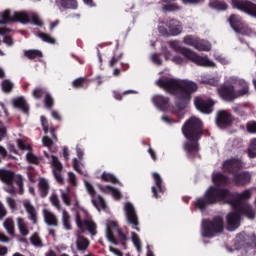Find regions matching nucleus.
Returning <instances> with one entry per match:
<instances>
[{
  "mask_svg": "<svg viewBox=\"0 0 256 256\" xmlns=\"http://www.w3.org/2000/svg\"><path fill=\"white\" fill-rule=\"evenodd\" d=\"M30 242L34 245V247H43V241H41V237H39L38 233L31 235Z\"/></svg>",
  "mask_w": 256,
  "mask_h": 256,
  "instance_id": "obj_45",
  "label": "nucleus"
},
{
  "mask_svg": "<svg viewBox=\"0 0 256 256\" xmlns=\"http://www.w3.org/2000/svg\"><path fill=\"white\" fill-rule=\"evenodd\" d=\"M106 238L113 245H121L127 247V236L119 229L116 221H110L106 226Z\"/></svg>",
  "mask_w": 256,
  "mask_h": 256,
  "instance_id": "obj_6",
  "label": "nucleus"
},
{
  "mask_svg": "<svg viewBox=\"0 0 256 256\" xmlns=\"http://www.w3.org/2000/svg\"><path fill=\"white\" fill-rule=\"evenodd\" d=\"M7 217V208L3 205V202L0 201V220L5 219Z\"/></svg>",
  "mask_w": 256,
  "mask_h": 256,
  "instance_id": "obj_57",
  "label": "nucleus"
},
{
  "mask_svg": "<svg viewBox=\"0 0 256 256\" xmlns=\"http://www.w3.org/2000/svg\"><path fill=\"white\" fill-rule=\"evenodd\" d=\"M61 199L67 207H71V195L69 192H62Z\"/></svg>",
  "mask_w": 256,
  "mask_h": 256,
  "instance_id": "obj_52",
  "label": "nucleus"
},
{
  "mask_svg": "<svg viewBox=\"0 0 256 256\" xmlns=\"http://www.w3.org/2000/svg\"><path fill=\"white\" fill-rule=\"evenodd\" d=\"M246 129L248 133H256V122H248Z\"/></svg>",
  "mask_w": 256,
  "mask_h": 256,
  "instance_id": "obj_59",
  "label": "nucleus"
},
{
  "mask_svg": "<svg viewBox=\"0 0 256 256\" xmlns=\"http://www.w3.org/2000/svg\"><path fill=\"white\" fill-rule=\"evenodd\" d=\"M14 107L16 109H20V111L24 112L26 115L29 113V105H27V101H25V98L18 97L13 101Z\"/></svg>",
  "mask_w": 256,
  "mask_h": 256,
  "instance_id": "obj_29",
  "label": "nucleus"
},
{
  "mask_svg": "<svg viewBox=\"0 0 256 256\" xmlns=\"http://www.w3.org/2000/svg\"><path fill=\"white\" fill-rule=\"evenodd\" d=\"M85 83H87V78H78L72 82V86L74 89H81L85 87Z\"/></svg>",
  "mask_w": 256,
  "mask_h": 256,
  "instance_id": "obj_47",
  "label": "nucleus"
},
{
  "mask_svg": "<svg viewBox=\"0 0 256 256\" xmlns=\"http://www.w3.org/2000/svg\"><path fill=\"white\" fill-rule=\"evenodd\" d=\"M182 135L187 139L184 151L188 155L199 153V141L203 137V122L197 117L189 118L182 126Z\"/></svg>",
  "mask_w": 256,
  "mask_h": 256,
  "instance_id": "obj_3",
  "label": "nucleus"
},
{
  "mask_svg": "<svg viewBox=\"0 0 256 256\" xmlns=\"http://www.w3.org/2000/svg\"><path fill=\"white\" fill-rule=\"evenodd\" d=\"M166 27L168 28L169 35L176 37V35H181L183 31V26L181 22L175 18H170L165 22Z\"/></svg>",
  "mask_w": 256,
  "mask_h": 256,
  "instance_id": "obj_19",
  "label": "nucleus"
},
{
  "mask_svg": "<svg viewBox=\"0 0 256 256\" xmlns=\"http://www.w3.org/2000/svg\"><path fill=\"white\" fill-rule=\"evenodd\" d=\"M51 165L53 167V171H63V164L59 161L57 156H52Z\"/></svg>",
  "mask_w": 256,
  "mask_h": 256,
  "instance_id": "obj_43",
  "label": "nucleus"
},
{
  "mask_svg": "<svg viewBox=\"0 0 256 256\" xmlns=\"http://www.w3.org/2000/svg\"><path fill=\"white\" fill-rule=\"evenodd\" d=\"M23 207L28 214V219L31 221L32 225H37L39 223L38 217H37V210L35 209V206L31 204V202H24Z\"/></svg>",
  "mask_w": 256,
  "mask_h": 256,
  "instance_id": "obj_24",
  "label": "nucleus"
},
{
  "mask_svg": "<svg viewBox=\"0 0 256 256\" xmlns=\"http://www.w3.org/2000/svg\"><path fill=\"white\" fill-rule=\"evenodd\" d=\"M183 42L185 45H190V47H195L197 44V38H194L193 35H187L184 37Z\"/></svg>",
  "mask_w": 256,
  "mask_h": 256,
  "instance_id": "obj_50",
  "label": "nucleus"
},
{
  "mask_svg": "<svg viewBox=\"0 0 256 256\" xmlns=\"http://www.w3.org/2000/svg\"><path fill=\"white\" fill-rule=\"evenodd\" d=\"M2 91H4V93H11V91H13V83L9 80H3Z\"/></svg>",
  "mask_w": 256,
  "mask_h": 256,
  "instance_id": "obj_49",
  "label": "nucleus"
},
{
  "mask_svg": "<svg viewBox=\"0 0 256 256\" xmlns=\"http://www.w3.org/2000/svg\"><path fill=\"white\" fill-rule=\"evenodd\" d=\"M26 159L28 163H31L32 165H39L41 161H43V158L37 157L35 154L29 152L26 154Z\"/></svg>",
  "mask_w": 256,
  "mask_h": 256,
  "instance_id": "obj_41",
  "label": "nucleus"
},
{
  "mask_svg": "<svg viewBox=\"0 0 256 256\" xmlns=\"http://www.w3.org/2000/svg\"><path fill=\"white\" fill-rule=\"evenodd\" d=\"M42 143H43L44 147H52L53 139H51L49 136H44L42 138Z\"/></svg>",
  "mask_w": 256,
  "mask_h": 256,
  "instance_id": "obj_56",
  "label": "nucleus"
},
{
  "mask_svg": "<svg viewBox=\"0 0 256 256\" xmlns=\"http://www.w3.org/2000/svg\"><path fill=\"white\" fill-rule=\"evenodd\" d=\"M123 59V52L119 51V49H116L114 51V54L112 58L109 61V67H115L119 61Z\"/></svg>",
  "mask_w": 256,
  "mask_h": 256,
  "instance_id": "obj_35",
  "label": "nucleus"
},
{
  "mask_svg": "<svg viewBox=\"0 0 256 256\" xmlns=\"http://www.w3.org/2000/svg\"><path fill=\"white\" fill-rule=\"evenodd\" d=\"M152 177L156 186H152L151 191L153 193V197L155 199H159V193H165V186H163V178H161V175H159V173L157 172L152 173ZM157 189L159 193L157 192Z\"/></svg>",
  "mask_w": 256,
  "mask_h": 256,
  "instance_id": "obj_20",
  "label": "nucleus"
},
{
  "mask_svg": "<svg viewBox=\"0 0 256 256\" xmlns=\"http://www.w3.org/2000/svg\"><path fill=\"white\" fill-rule=\"evenodd\" d=\"M181 7L177 5L176 3L168 2L167 4H164L162 7V11L164 13H171L173 11H179Z\"/></svg>",
  "mask_w": 256,
  "mask_h": 256,
  "instance_id": "obj_38",
  "label": "nucleus"
},
{
  "mask_svg": "<svg viewBox=\"0 0 256 256\" xmlns=\"http://www.w3.org/2000/svg\"><path fill=\"white\" fill-rule=\"evenodd\" d=\"M236 241L242 247H247L249 249H255L256 247V236L255 234L249 235L245 232L237 234Z\"/></svg>",
  "mask_w": 256,
  "mask_h": 256,
  "instance_id": "obj_15",
  "label": "nucleus"
},
{
  "mask_svg": "<svg viewBox=\"0 0 256 256\" xmlns=\"http://www.w3.org/2000/svg\"><path fill=\"white\" fill-rule=\"evenodd\" d=\"M56 3L62 9H77V1H60Z\"/></svg>",
  "mask_w": 256,
  "mask_h": 256,
  "instance_id": "obj_39",
  "label": "nucleus"
},
{
  "mask_svg": "<svg viewBox=\"0 0 256 256\" xmlns=\"http://www.w3.org/2000/svg\"><path fill=\"white\" fill-rule=\"evenodd\" d=\"M53 175L58 183H63V176L61 175V171H53Z\"/></svg>",
  "mask_w": 256,
  "mask_h": 256,
  "instance_id": "obj_62",
  "label": "nucleus"
},
{
  "mask_svg": "<svg viewBox=\"0 0 256 256\" xmlns=\"http://www.w3.org/2000/svg\"><path fill=\"white\" fill-rule=\"evenodd\" d=\"M38 37L42 39L45 43H50L51 45H55V38L51 37V35L44 33V32H39Z\"/></svg>",
  "mask_w": 256,
  "mask_h": 256,
  "instance_id": "obj_44",
  "label": "nucleus"
},
{
  "mask_svg": "<svg viewBox=\"0 0 256 256\" xmlns=\"http://www.w3.org/2000/svg\"><path fill=\"white\" fill-rule=\"evenodd\" d=\"M252 179L253 175H251V172L247 170H242L236 172L232 176L231 183H233L235 187H247V185H251Z\"/></svg>",
  "mask_w": 256,
  "mask_h": 256,
  "instance_id": "obj_11",
  "label": "nucleus"
},
{
  "mask_svg": "<svg viewBox=\"0 0 256 256\" xmlns=\"http://www.w3.org/2000/svg\"><path fill=\"white\" fill-rule=\"evenodd\" d=\"M169 97L163 95H155L152 97V103L159 109L160 111H168L169 110Z\"/></svg>",
  "mask_w": 256,
  "mask_h": 256,
  "instance_id": "obj_22",
  "label": "nucleus"
},
{
  "mask_svg": "<svg viewBox=\"0 0 256 256\" xmlns=\"http://www.w3.org/2000/svg\"><path fill=\"white\" fill-rule=\"evenodd\" d=\"M226 221L228 230L235 231L236 229H239L241 225V214L237 210H234V212L228 213L226 216Z\"/></svg>",
  "mask_w": 256,
  "mask_h": 256,
  "instance_id": "obj_18",
  "label": "nucleus"
},
{
  "mask_svg": "<svg viewBox=\"0 0 256 256\" xmlns=\"http://www.w3.org/2000/svg\"><path fill=\"white\" fill-rule=\"evenodd\" d=\"M4 229L7 231L8 235H15V222L13 221V218H6L3 223Z\"/></svg>",
  "mask_w": 256,
  "mask_h": 256,
  "instance_id": "obj_30",
  "label": "nucleus"
},
{
  "mask_svg": "<svg viewBox=\"0 0 256 256\" xmlns=\"http://www.w3.org/2000/svg\"><path fill=\"white\" fill-rule=\"evenodd\" d=\"M83 214L84 218L81 217L79 212L76 213V225L78 229H80L82 233L88 231L92 237H95V235H97V224L93 221L88 211H83Z\"/></svg>",
  "mask_w": 256,
  "mask_h": 256,
  "instance_id": "obj_7",
  "label": "nucleus"
},
{
  "mask_svg": "<svg viewBox=\"0 0 256 256\" xmlns=\"http://www.w3.org/2000/svg\"><path fill=\"white\" fill-rule=\"evenodd\" d=\"M228 23L235 33L238 35H247L249 28L245 26L243 18L237 14H231Z\"/></svg>",
  "mask_w": 256,
  "mask_h": 256,
  "instance_id": "obj_12",
  "label": "nucleus"
},
{
  "mask_svg": "<svg viewBox=\"0 0 256 256\" xmlns=\"http://www.w3.org/2000/svg\"><path fill=\"white\" fill-rule=\"evenodd\" d=\"M0 180L6 185H11L15 181V172L11 170H0Z\"/></svg>",
  "mask_w": 256,
  "mask_h": 256,
  "instance_id": "obj_26",
  "label": "nucleus"
},
{
  "mask_svg": "<svg viewBox=\"0 0 256 256\" xmlns=\"http://www.w3.org/2000/svg\"><path fill=\"white\" fill-rule=\"evenodd\" d=\"M44 105L46 109H53L55 105V99H53V96L49 92L44 96Z\"/></svg>",
  "mask_w": 256,
  "mask_h": 256,
  "instance_id": "obj_42",
  "label": "nucleus"
},
{
  "mask_svg": "<svg viewBox=\"0 0 256 256\" xmlns=\"http://www.w3.org/2000/svg\"><path fill=\"white\" fill-rule=\"evenodd\" d=\"M177 53H181L186 59L189 61H192V63H195L196 65H199L200 67H213V62L209 60L207 57L199 56L197 53L193 52L191 49L186 47L179 46L176 48Z\"/></svg>",
  "mask_w": 256,
  "mask_h": 256,
  "instance_id": "obj_9",
  "label": "nucleus"
},
{
  "mask_svg": "<svg viewBox=\"0 0 256 256\" xmlns=\"http://www.w3.org/2000/svg\"><path fill=\"white\" fill-rule=\"evenodd\" d=\"M113 187L111 186H100V191H102V193H112L113 192Z\"/></svg>",
  "mask_w": 256,
  "mask_h": 256,
  "instance_id": "obj_64",
  "label": "nucleus"
},
{
  "mask_svg": "<svg viewBox=\"0 0 256 256\" xmlns=\"http://www.w3.org/2000/svg\"><path fill=\"white\" fill-rule=\"evenodd\" d=\"M156 84L160 89L176 98L175 105L178 109L176 115L180 119L183 118V111L187 109V105L191 102V95L198 89L197 84L189 80H178L175 78H160Z\"/></svg>",
  "mask_w": 256,
  "mask_h": 256,
  "instance_id": "obj_2",
  "label": "nucleus"
},
{
  "mask_svg": "<svg viewBox=\"0 0 256 256\" xmlns=\"http://www.w3.org/2000/svg\"><path fill=\"white\" fill-rule=\"evenodd\" d=\"M194 105L200 113H204L205 115H210L213 113V107H215V102L211 99H204L202 97L197 96L194 99Z\"/></svg>",
  "mask_w": 256,
  "mask_h": 256,
  "instance_id": "obj_14",
  "label": "nucleus"
},
{
  "mask_svg": "<svg viewBox=\"0 0 256 256\" xmlns=\"http://www.w3.org/2000/svg\"><path fill=\"white\" fill-rule=\"evenodd\" d=\"M209 7L211 9H215L216 11H227V3L223 1H212L209 3Z\"/></svg>",
  "mask_w": 256,
  "mask_h": 256,
  "instance_id": "obj_37",
  "label": "nucleus"
},
{
  "mask_svg": "<svg viewBox=\"0 0 256 256\" xmlns=\"http://www.w3.org/2000/svg\"><path fill=\"white\" fill-rule=\"evenodd\" d=\"M50 203L56 207V209H58V211H61V202L59 201V197L57 196V194H53L50 197Z\"/></svg>",
  "mask_w": 256,
  "mask_h": 256,
  "instance_id": "obj_51",
  "label": "nucleus"
},
{
  "mask_svg": "<svg viewBox=\"0 0 256 256\" xmlns=\"http://www.w3.org/2000/svg\"><path fill=\"white\" fill-rule=\"evenodd\" d=\"M151 61L155 63V65L161 66L163 65V60H161V57H159V54L154 53L151 56Z\"/></svg>",
  "mask_w": 256,
  "mask_h": 256,
  "instance_id": "obj_55",
  "label": "nucleus"
},
{
  "mask_svg": "<svg viewBox=\"0 0 256 256\" xmlns=\"http://www.w3.org/2000/svg\"><path fill=\"white\" fill-rule=\"evenodd\" d=\"M89 245H91V241H89L87 237L83 235L77 236V239H76L77 251H81L82 253H85V251L89 249Z\"/></svg>",
  "mask_w": 256,
  "mask_h": 256,
  "instance_id": "obj_25",
  "label": "nucleus"
},
{
  "mask_svg": "<svg viewBox=\"0 0 256 256\" xmlns=\"http://www.w3.org/2000/svg\"><path fill=\"white\" fill-rule=\"evenodd\" d=\"M24 56L27 57V59L33 60V59H41L43 57V52L41 50H25L24 51Z\"/></svg>",
  "mask_w": 256,
  "mask_h": 256,
  "instance_id": "obj_32",
  "label": "nucleus"
},
{
  "mask_svg": "<svg viewBox=\"0 0 256 256\" xmlns=\"http://www.w3.org/2000/svg\"><path fill=\"white\" fill-rule=\"evenodd\" d=\"M233 123V116L225 110L218 111L216 115V125L220 129H225Z\"/></svg>",
  "mask_w": 256,
  "mask_h": 256,
  "instance_id": "obj_16",
  "label": "nucleus"
},
{
  "mask_svg": "<svg viewBox=\"0 0 256 256\" xmlns=\"http://www.w3.org/2000/svg\"><path fill=\"white\" fill-rule=\"evenodd\" d=\"M248 157H250V159H255L256 157V138L251 141L248 148Z\"/></svg>",
  "mask_w": 256,
  "mask_h": 256,
  "instance_id": "obj_46",
  "label": "nucleus"
},
{
  "mask_svg": "<svg viewBox=\"0 0 256 256\" xmlns=\"http://www.w3.org/2000/svg\"><path fill=\"white\" fill-rule=\"evenodd\" d=\"M242 89L235 91V86L232 84L223 85L218 89V94L224 101H235L238 97L249 95V85L245 81L239 82Z\"/></svg>",
  "mask_w": 256,
  "mask_h": 256,
  "instance_id": "obj_5",
  "label": "nucleus"
},
{
  "mask_svg": "<svg viewBox=\"0 0 256 256\" xmlns=\"http://www.w3.org/2000/svg\"><path fill=\"white\" fill-rule=\"evenodd\" d=\"M85 187H86L87 192L89 193V195L91 197H95L96 192H95V188H93V185L91 183H89L88 181H85Z\"/></svg>",
  "mask_w": 256,
  "mask_h": 256,
  "instance_id": "obj_54",
  "label": "nucleus"
},
{
  "mask_svg": "<svg viewBox=\"0 0 256 256\" xmlns=\"http://www.w3.org/2000/svg\"><path fill=\"white\" fill-rule=\"evenodd\" d=\"M194 49H197V51H211V44L205 40H197Z\"/></svg>",
  "mask_w": 256,
  "mask_h": 256,
  "instance_id": "obj_34",
  "label": "nucleus"
},
{
  "mask_svg": "<svg viewBox=\"0 0 256 256\" xmlns=\"http://www.w3.org/2000/svg\"><path fill=\"white\" fill-rule=\"evenodd\" d=\"M243 169V161L239 158H230L225 160L222 163V171L223 173H227L228 175H232V177L237 173L238 171H241Z\"/></svg>",
  "mask_w": 256,
  "mask_h": 256,
  "instance_id": "obj_10",
  "label": "nucleus"
},
{
  "mask_svg": "<svg viewBox=\"0 0 256 256\" xmlns=\"http://www.w3.org/2000/svg\"><path fill=\"white\" fill-rule=\"evenodd\" d=\"M131 235L132 242L134 243L137 251H141V239H139V235L135 232H132Z\"/></svg>",
  "mask_w": 256,
  "mask_h": 256,
  "instance_id": "obj_48",
  "label": "nucleus"
},
{
  "mask_svg": "<svg viewBox=\"0 0 256 256\" xmlns=\"http://www.w3.org/2000/svg\"><path fill=\"white\" fill-rule=\"evenodd\" d=\"M17 225H18V229L20 231V234L23 237H27V235H29V229H27V223L25 222V219L18 218L17 219Z\"/></svg>",
  "mask_w": 256,
  "mask_h": 256,
  "instance_id": "obj_33",
  "label": "nucleus"
},
{
  "mask_svg": "<svg viewBox=\"0 0 256 256\" xmlns=\"http://www.w3.org/2000/svg\"><path fill=\"white\" fill-rule=\"evenodd\" d=\"M0 23L7 25V23H22L23 25L31 23V18L27 12H14L11 15V10L7 9L0 15Z\"/></svg>",
  "mask_w": 256,
  "mask_h": 256,
  "instance_id": "obj_8",
  "label": "nucleus"
},
{
  "mask_svg": "<svg viewBox=\"0 0 256 256\" xmlns=\"http://www.w3.org/2000/svg\"><path fill=\"white\" fill-rule=\"evenodd\" d=\"M253 197V189L248 188L241 193H235L228 188L209 187L202 197L195 199L193 205L199 211H205L207 207L217 205V203H225L231 207H239L246 205L247 201Z\"/></svg>",
  "mask_w": 256,
  "mask_h": 256,
  "instance_id": "obj_1",
  "label": "nucleus"
},
{
  "mask_svg": "<svg viewBox=\"0 0 256 256\" xmlns=\"http://www.w3.org/2000/svg\"><path fill=\"white\" fill-rule=\"evenodd\" d=\"M68 179H69V183H71V185H77V177L75 176V174L73 172L68 173Z\"/></svg>",
  "mask_w": 256,
  "mask_h": 256,
  "instance_id": "obj_60",
  "label": "nucleus"
},
{
  "mask_svg": "<svg viewBox=\"0 0 256 256\" xmlns=\"http://www.w3.org/2000/svg\"><path fill=\"white\" fill-rule=\"evenodd\" d=\"M212 181L216 187V189H220L219 187H227V185H231V180L229 179V176L221 173L216 172L212 175Z\"/></svg>",
  "mask_w": 256,
  "mask_h": 256,
  "instance_id": "obj_21",
  "label": "nucleus"
},
{
  "mask_svg": "<svg viewBox=\"0 0 256 256\" xmlns=\"http://www.w3.org/2000/svg\"><path fill=\"white\" fill-rule=\"evenodd\" d=\"M62 225L66 231H71V216L69 215V212L67 210L62 211Z\"/></svg>",
  "mask_w": 256,
  "mask_h": 256,
  "instance_id": "obj_31",
  "label": "nucleus"
},
{
  "mask_svg": "<svg viewBox=\"0 0 256 256\" xmlns=\"http://www.w3.org/2000/svg\"><path fill=\"white\" fill-rule=\"evenodd\" d=\"M47 93V89H45L44 87H35L32 90V97L37 100L43 99V97H45Z\"/></svg>",
  "mask_w": 256,
  "mask_h": 256,
  "instance_id": "obj_36",
  "label": "nucleus"
},
{
  "mask_svg": "<svg viewBox=\"0 0 256 256\" xmlns=\"http://www.w3.org/2000/svg\"><path fill=\"white\" fill-rule=\"evenodd\" d=\"M49 189H51L49 181L45 178H40L38 182V190L42 199H45V197L49 195Z\"/></svg>",
  "mask_w": 256,
  "mask_h": 256,
  "instance_id": "obj_27",
  "label": "nucleus"
},
{
  "mask_svg": "<svg viewBox=\"0 0 256 256\" xmlns=\"http://www.w3.org/2000/svg\"><path fill=\"white\" fill-rule=\"evenodd\" d=\"M8 206L10 207V209H12L13 211H15V209H17V202L15 201V199L11 198V197H7L6 199Z\"/></svg>",
  "mask_w": 256,
  "mask_h": 256,
  "instance_id": "obj_58",
  "label": "nucleus"
},
{
  "mask_svg": "<svg viewBox=\"0 0 256 256\" xmlns=\"http://www.w3.org/2000/svg\"><path fill=\"white\" fill-rule=\"evenodd\" d=\"M234 211H237L241 215H245L248 219H253L255 217V211L251 204H243L240 206H233Z\"/></svg>",
  "mask_w": 256,
  "mask_h": 256,
  "instance_id": "obj_23",
  "label": "nucleus"
},
{
  "mask_svg": "<svg viewBox=\"0 0 256 256\" xmlns=\"http://www.w3.org/2000/svg\"><path fill=\"white\" fill-rule=\"evenodd\" d=\"M31 21L34 25H37V27H43V21L39 18V15L32 14Z\"/></svg>",
  "mask_w": 256,
  "mask_h": 256,
  "instance_id": "obj_53",
  "label": "nucleus"
},
{
  "mask_svg": "<svg viewBox=\"0 0 256 256\" xmlns=\"http://www.w3.org/2000/svg\"><path fill=\"white\" fill-rule=\"evenodd\" d=\"M125 213L128 223L133 225L136 231H139V219L137 218V213H135V207L130 202L125 204Z\"/></svg>",
  "mask_w": 256,
  "mask_h": 256,
  "instance_id": "obj_17",
  "label": "nucleus"
},
{
  "mask_svg": "<svg viewBox=\"0 0 256 256\" xmlns=\"http://www.w3.org/2000/svg\"><path fill=\"white\" fill-rule=\"evenodd\" d=\"M73 169L77 171V173H81V166H79V160L74 158L72 160Z\"/></svg>",
  "mask_w": 256,
  "mask_h": 256,
  "instance_id": "obj_61",
  "label": "nucleus"
},
{
  "mask_svg": "<svg viewBox=\"0 0 256 256\" xmlns=\"http://www.w3.org/2000/svg\"><path fill=\"white\" fill-rule=\"evenodd\" d=\"M233 9H238L256 19V4L251 1H232Z\"/></svg>",
  "mask_w": 256,
  "mask_h": 256,
  "instance_id": "obj_13",
  "label": "nucleus"
},
{
  "mask_svg": "<svg viewBox=\"0 0 256 256\" xmlns=\"http://www.w3.org/2000/svg\"><path fill=\"white\" fill-rule=\"evenodd\" d=\"M225 231V222L223 217L215 216L212 219H204L202 221V237L213 239L217 234Z\"/></svg>",
  "mask_w": 256,
  "mask_h": 256,
  "instance_id": "obj_4",
  "label": "nucleus"
},
{
  "mask_svg": "<svg viewBox=\"0 0 256 256\" xmlns=\"http://www.w3.org/2000/svg\"><path fill=\"white\" fill-rule=\"evenodd\" d=\"M44 215V221L49 227H57L59 225V219H57V216L50 212L49 210L43 211Z\"/></svg>",
  "mask_w": 256,
  "mask_h": 256,
  "instance_id": "obj_28",
  "label": "nucleus"
},
{
  "mask_svg": "<svg viewBox=\"0 0 256 256\" xmlns=\"http://www.w3.org/2000/svg\"><path fill=\"white\" fill-rule=\"evenodd\" d=\"M111 195L114 197V199H121V192L117 190V188H113Z\"/></svg>",
  "mask_w": 256,
  "mask_h": 256,
  "instance_id": "obj_63",
  "label": "nucleus"
},
{
  "mask_svg": "<svg viewBox=\"0 0 256 256\" xmlns=\"http://www.w3.org/2000/svg\"><path fill=\"white\" fill-rule=\"evenodd\" d=\"M102 181H105V183H119V180H117V177L111 173L103 172L101 175Z\"/></svg>",
  "mask_w": 256,
  "mask_h": 256,
  "instance_id": "obj_40",
  "label": "nucleus"
}]
</instances>
